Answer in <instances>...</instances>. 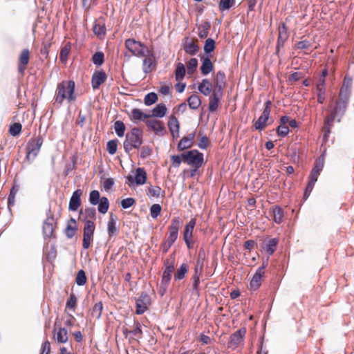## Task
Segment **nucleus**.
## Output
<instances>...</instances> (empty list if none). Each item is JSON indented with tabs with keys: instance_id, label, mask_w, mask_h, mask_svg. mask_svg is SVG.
Wrapping results in <instances>:
<instances>
[{
	"instance_id": "1",
	"label": "nucleus",
	"mask_w": 354,
	"mask_h": 354,
	"mask_svg": "<svg viewBox=\"0 0 354 354\" xmlns=\"http://www.w3.org/2000/svg\"><path fill=\"white\" fill-rule=\"evenodd\" d=\"M75 84L73 80H63L57 84L55 93V102L62 104L65 99L68 102L76 100L75 94Z\"/></svg>"
},
{
	"instance_id": "2",
	"label": "nucleus",
	"mask_w": 354,
	"mask_h": 354,
	"mask_svg": "<svg viewBox=\"0 0 354 354\" xmlns=\"http://www.w3.org/2000/svg\"><path fill=\"white\" fill-rule=\"evenodd\" d=\"M142 142V132L138 127H133L130 132L126 134L123 145L126 153H129L133 148L138 149Z\"/></svg>"
},
{
	"instance_id": "3",
	"label": "nucleus",
	"mask_w": 354,
	"mask_h": 354,
	"mask_svg": "<svg viewBox=\"0 0 354 354\" xmlns=\"http://www.w3.org/2000/svg\"><path fill=\"white\" fill-rule=\"evenodd\" d=\"M125 47L137 57H144L150 55L148 47L140 41L129 38L125 40Z\"/></svg>"
},
{
	"instance_id": "4",
	"label": "nucleus",
	"mask_w": 354,
	"mask_h": 354,
	"mask_svg": "<svg viewBox=\"0 0 354 354\" xmlns=\"http://www.w3.org/2000/svg\"><path fill=\"white\" fill-rule=\"evenodd\" d=\"M88 201L92 205H97V211L102 214H106L109 210L110 203L108 198L100 197V194L97 190L90 192Z\"/></svg>"
},
{
	"instance_id": "5",
	"label": "nucleus",
	"mask_w": 354,
	"mask_h": 354,
	"mask_svg": "<svg viewBox=\"0 0 354 354\" xmlns=\"http://www.w3.org/2000/svg\"><path fill=\"white\" fill-rule=\"evenodd\" d=\"M350 98L344 97L338 95V98L335 102L334 108L332 109L330 114L337 118V121L339 122L341 119L344 115L348 105L349 104Z\"/></svg>"
},
{
	"instance_id": "6",
	"label": "nucleus",
	"mask_w": 354,
	"mask_h": 354,
	"mask_svg": "<svg viewBox=\"0 0 354 354\" xmlns=\"http://www.w3.org/2000/svg\"><path fill=\"white\" fill-rule=\"evenodd\" d=\"M84 234L82 240V247L84 249H88L91 246V243L93 241L94 232L95 230V225L93 221L84 219Z\"/></svg>"
},
{
	"instance_id": "7",
	"label": "nucleus",
	"mask_w": 354,
	"mask_h": 354,
	"mask_svg": "<svg viewBox=\"0 0 354 354\" xmlns=\"http://www.w3.org/2000/svg\"><path fill=\"white\" fill-rule=\"evenodd\" d=\"M272 102L268 100L265 103L264 109L259 118V119L254 124V127L256 130L262 131L266 127V122L269 119L270 114V106Z\"/></svg>"
},
{
	"instance_id": "8",
	"label": "nucleus",
	"mask_w": 354,
	"mask_h": 354,
	"mask_svg": "<svg viewBox=\"0 0 354 354\" xmlns=\"http://www.w3.org/2000/svg\"><path fill=\"white\" fill-rule=\"evenodd\" d=\"M147 179V172L142 167H138L136 169L134 176L129 175L127 177V184L129 187H131L134 184L136 185H142L146 183Z\"/></svg>"
},
{
	"instance_id": "9",
	"label": "nucleus",
	"mask_w": 354,
	"mask_h": 354,
	"mask_svg": "<svg viewBox=\"0 0 354 354\" xmlns=\"http://www.w3.org/2000/svg\"><path fill=\"white\" fill-rule=\"evenodd\" d=\"M55 225L56 222L55 221L54 216L53 214H50L47 218L44 221L42 226V234L45 240L51 237L55 238V236L54 235Z\"/></svg>"
},
{
	"instance_id": "10",
	"label": "nucleus",
	"mask_w": 354,
	"mask_h": 354,
	"mask_svg": "<svg viewBox=\"0 0 354 354\" xmlns=\"http://www.w3.org/2000/svg\"><path fill=\"white\" fill-rule=\"evenodd\" d=\"M289 34L288 32V28L285 23H282L279 26V35L277 40L275 55L279 57L281 48L284 46L285 42L288 39Z\"/></svg>"
},
{
	"instance_id": "11",
	"label": "nucleus",
	"mask_w": 354,
	"mask_h": 354,
	"mask_svg": "<svg viewBox=\"0 0 354 354\" xmlns=\"http://www.w3.org/2000/svg\"><path fill=\"white\" fill-rule=\"evenodd\" d=\"M245 333L246 329L241 328L231 334L227 342V347L232 350L236 349L243 342Z\"/></svg>"
},
{
	"instance_id": "12",
	"label": "nucleus",
	"mask_w": 354,
	"mask_h": 354,
	"mask_svg": "<svg viewBox=\"0 0 354 354\" xmlns=\"http://www.w3.org/2000/svg\"><path fill=\"white\" fill-rule=\"evenodd\" d=\"M150 304V297L145 292H142L136 302V313L142 315L147 310Z\"/></svg>"
},
{
	"instance_id": "13",
	"label": "nucleus",
	"mask_w": 354,
	"mask_h": 354,
	"mask_svg": "<svg viewBox=\"0 0 354 354\" xmlns=\"http://www.w3.org/2000/svg\"><path fill=\"white\" fill-rule=\"evenodd\" d=\"M43 138L41 136L32 138L27 144L26 155H37L43 144Z\"/></svg>"
},
{
	"instance_id": "14",
	"label": "nucleus",
	"mask_w": 354,
	"mask_h": 354,
	"mask_svg": "<svg viewBox=\"0 0 354 354\" xmlns=\"http://www.w3.org/2000/svg\"><path fill=\"white\" fill-rule=\"evenodd\" d=\"M223 95V91L213 88L212 93L209 98L208 110L209 112H214L218 107V104Z\"/></svg>"
},
{
	"instance_id": "15",
	"label": "nucleus",
	"mask_w": 354,
	"mask_h": 354,
	"mask_svg": "<svg viewBox=\"0 0 354 354\" xmlns=\"http://www.w3.org/2000/svg\"><path fill=\"white\" fill-rule=\"evenodd\" d=\"M353 77L349 75H346L344 77L342 85L339 89V95L344 98H350L352 93Z\"/></svg>"
},
{
	"instance_id": "16",
	"label": "nucleus",
	"mask_w": 354,
	"mask_h": 354,
	"mask_svg": "<svg viewBox=\"0 0 354 354\" xmlns=\"http://www.w3.org/2000/svg\"><path fill=\"white\" fill-rule=\"evenodd\" d=\"M82 195V190L77 189L73 192L70 198L68 204V210L71 212H76L82 204L81 196Z\"/></svg>"
},
{
	"instance_id": "17",
	"label": "nucleus",
	"mask_w": 354,
	"mask_h": 354,
	"mask_svg": "<svg viewBox=\"0 0 354 354\" xmlns=\"http://www.w3.org/2000/svg\"><path fill=\"white\" fill-rule=\"evenodd\" d=\"M181 225L182 221H180L179 217H174L169 227V234L167 239L176 241L178 239V231L181 227Z\"/></svg>"
},
{
	"instance_id": "18",
	"label": "nucleus",
	"mask_w": 354,
	"mask_h": 354,
	"mask_svg": "<svg viewBox=\"0 0 354 354\" xmlns=\"http://www.w3.org/2000/svg\"><path fill=\"white\" fill-rule=\"evenodd\" d=\"M107 78L106 73L103 70L95 71L91 79V85L93 89L98 88Z\"/></svg>"
},
{
	"instance_id": "19",
	"label": "nucleus",
	"mask_w": 354,
	"mask_h": 354,
	"mask_svg": "<svg viewBox=\"0 0 354 354\" xmlns=\"http://www.w3.org/2000/svg\"><path fill=\"white\" fill-rule=\"evenodd\" d=\"M183 162L190 168H200L204 163V156H183Z\"/></svg>"
},
{
	"instance_id": "20",
	"label": "nucleus",
	"mask_w": 354,
	"mask_h": 354,
	"mask_svg": "<svg viewBox=\"0 0 354 354\" xmlns=\"http://www.w3.org/2000/svg\"><path fill=\"white\" fill-rule=\"evenodd\" d=\"M337 119L336 117L330 114L327 117H326L324 120V127H323V140L326 141L328 140V137L330 133V129L333 127L334 120Z\"/></svg>"
},
{
	"instance_id": "21",
	"label": "nucleus",
	"mask_w": 354,
	"mask_h": 354,
	"mask_svg": "<svg viewBox=\"0 0 354 354\" xmlns=\"http://www.w3.org/2000/svg\"><path fill=\"white\" fill-rule=\"evenodd\" d=\"M165 270L162 272L161 281L164 283H170L172 277V272L174 269V264L173 262L169 263V260L167 259L164 261Z\"/></svg>"
},
{
	"instance_id": "22",
	"label": "nucleus",
	"mask_w": 354,
	"mask_h": 354,
	"mask_svg": "<svg viewBox=\"0 0 354 354\" xmlns=\"http://www.w3.org/2000/svg\"><path fill=\"white\" fill-rule=\"evenodd\" d=\"M201 72L203 75H207L214 69L213 64L209 56H204L201 59Z\"/></svg>"
},
{
	"instance_id": "23",
	"label": "nucleus",
	"mask_w": 354,
	"mask_h": 354,
	"mask_svg": "<svg viewBox=\"0 0 354 354\" xmlns=\"http://www.w3.org/2000/svg\"><path fill=\"white\" fill-rule=\"evenodd\" d=\"M118 218L113 213H110V218L107 223V232L110 237L116 236L119 230L116 227Z\"/></svg>"
},
{
	"instance_id": "24",
	"label": "nucleus",
	"mask_w": 354,
	"mask_h": 354,
	"mask_svg": "<svg viewBox=\"0 0 354 354\" xmlns=\"http://www.w3.org/2000/svg\"><path fill=\"white\" fill-rule=\"evenodd\" d=\"M195 133H189L187 136H184L178 144V149L180 151L191 147L194 143Z\"/></svg>"
},
{
	"instance_id": "25",
	"label": "nucleus",
	"mask_w": 354,
	"mask_h": 354,
	"mask_svg": "<svg viewBox=\"0 0 354 354\" xmlns=\"http://www.w3.org/2000/svg\"><path fill=\"white\" fill-rule=\"evenodd\" d=\"M130 120L136 122L137 121H144L145 119L149 118V114H147L142 112L139 109L134 108L131 110V113L129 114Z\"/></svg>"
},
{
	"instance_id": "26",
	"label": "nucleus",
	"mask_w": 354,
	"mask_h": 354,
	"mask_svg": "<svg viewBox=\"0 0 354 354\" xmlns=\"http://www.w3.org/2000/svg\"><path fill=\"white\" fill-rule=\"evenodd\" d=\"M167 109L165 104L160 103L157 104L152 110H151V114H149V118L153 117V118H163L166 113H167Z\"/></svg>"
},
{
	"instance_id": "27",
	"label": "nucleus",
	"mask_w": 354,
	"mask_h": 354,
	"mask_svg": "<svg viewBox=\"0 0 354 354\" xmlns=\"http://www.w3.org/2000/svg\"><path fill=\"white\" fill-rule=\"evenodd\" d=\"M273 221L277 224H280L283 221V209L279 205H274L270 208Z\"/></svg>"
},
{
	"instance_id": "28",
	"label": "nucleus",
	"mask_w": 354,
	"mask_h": 354,
	"mask_svg": "<svg viewBox=\"0 0 354 354\" xmlns=\"http://www.w3.org/2000/svg\"><path fill=\"white\" fill-rule=\"evenodd\" d=\"M225 85V74L223 71L217 72L213 88L223 90Z\"/></svg>"
},
{
	"instance_id": "29",
	"label": "nucleus",
	"mask_w": 354,
	"mask_h": 354,
	"mask_svg": "<svg viewBox=\"0 0 354 354\" xmlns=\"http://www.w3.org/2000/svg\"><path fill=\"white\" fill-rule=\"evenodd\" d=\"M146 124L156 133H162L165 131V127L161 121L157 120H149L146 122Z\"/></svg>"
},
{
	"instance_id": "30",
	"label": "nucleus",
	"mask_w": 354,
	"mask_h": 354,
	"mask_svg": "<svg viewBox=\"0 0 354 354\" xmlns=\"http://www.w3.org/2000/svg\"><path fill=\"white\" fill-rule=\"evenodd\" d=\"M168 127L174 138L178 136L179 133V122L178 119L174 116L171 115L168 121Z\"/></svg>"
},
{
	"instance_id": "31",
	"label": "nucleus",
	"mask_w": 354,
	"mask_h": 354,
	"mask_svg": "<svg viewBox=\"0 0 354 354\" xmlns=\"http://www.w3.org/2000/svg\"><path fill=\"white\" fill-rule=\"evenodd\" d=\"M189 270V266L185 263H183L178 268H177L176 272L174 273V280L175 281H180L183 279L186 275V274L188 272Z\"/></svg>"
},
{
	"instance_id": "32",
	"label": "nucleus",
	"mask_w": 354,
	"mask_h": 354,
	"mask_svg": "<svg viewBox=\"0 0 354 354\" xmlns=\"http://www.w3.org/2000/svg\"><path fill=\"white\" fill-rule=\"evenodd\" d=\"M279 243L278 238L269 239L263 246V249L266 250L269 255H272L276 250L277 245Z\"/></svg>"
},
{
	"instance_id": "33",
	"label": "nucleus",
	"mask_w": 354,
	"mask_h": 354,
	"mask_svg": "<svg viewBox=\"0 0 354 354\" xmlns=\"http://www.w3.org/2000/svg\"><path fill=\"white\" fill-rule=\"evenodd\" d=\"M205 260V252L203 248H200L198 252V257L194 267V270L203 271L204 262Z\"/></svg>"
},
{
	"instance_id": "34",
	"label": "nucleus",
	"mask_w": 354,
	"mask_h": 354,
	"mask_svg": "<svg viewBox=\"0 0 354 354\" xmlns=\"http://www.w3.org/2000/svg\"><path fill=\"white\" fill-rule=\"evenodd\" d=\"M187 102L189 109L192 110H196L201 105V100L199 96L196 94L191 95L188 99Z\"/></svg>"
},
{
	"instance_id": "35",
	"label": "nucleus",
	"mask_w": 354,
	"mask_h": 354,
	"mask_svg": "<svg viewBox=\"0 0 354 354\" xmlns=\"http://www.w3.org/2000/svg\"><path fill=\"white\" fill-rule=\"evenodd\" d=\"M263 277L259 273H255L253 274V277L250 282V288L252 290H257L261 286V280Z\"/></svg>"
},
{
	"instance_id": "36",
	"label": "nucleus",
	"mask_w": 354,
	"mask_h": 354,
	"mask_svg": "<svg viewBox=\"0 0 354 354\" xmlns=\"http://www.w3.org/2000/svg\"><path fill=\"white\" fill-rule=\"evenodd\" d=\"M67 329L66 328L60 327L56 333L55 339L57 343H66L68 338L67 335Z\"/></svg>"
},
{
	"instance_id": "37",
	"label": "nucleus",
	"mask_w": 354,
	"mask_h": 354,
	"mask_svg": "<svg viewBox=\"0 0 354 354\" xmlns=\"http://www.w3.org/2000/svg\"><path fill=\"white\" fill-rule=\"evenodd\" d=\"M196 225V219L191 218L190 221L185 225L183 230V237H192L193 230Z\"/></svg>"
},
{
	"instance_id": "38",
	"label": "nucleus",
	"mask_w": 354,
	"mask_h": 354,
	"mask_svg": "<svg viewBox=\"0 0 354 354\" xmlns=\"http://www.w3.org/2000/svg\"><path fill=\"white\" fill-rule=\"evenodd\" d=\"M235 0H220L218 9L221 12L229 10L235 6Z\"/></svg>"
},
{
	"instance_id": "39",
	"label": "nucleus",
	"mask_w": 354,
	"mask_h": 354,
	"mask_svg": "<svg viewBox=\"0 0 354 354\" xmlns=\"http://www.w3.org/2000/svg\"><path fill=\"white\" fill-rule=\"evenodd\" d=\"M324 166V156H318L317 158H316L315 160L314 165L311 171H313L314 173L320 174L323 170Z\"/></svg>"
},
{
	"instance_id": "40",
	"label": "nucleus",
	"mask_w": 354,
	"mask_h": 354,
	"mask_svg": "<svg viewBox=\"0 0 354 354\" xmlns=\"http://www.w3.org/2000/svg\"><path fill=\"white\" fill-rule=\"evenodd\" d=\"M186 69L183 63H178L175 71V77L177 81L182 80L185 75Z\"/></svg>"
},
{
	"instance_id": "41",
	"label": "nucleus",
	"mask_w": 354,
	"mask_h": 354,
	"mask_svg": "<svg viewBox=\"0 0 354 354\" xmlns=\"http://www.w3.org/2000/svg\"><path fill=\"white\" fill-rule=\"evenodd\" d=\"M214 48H215L214 39H213L212 38L207 39L205 42V44H204V47H203V50L205 53V56L209 57L210 53L214 51Z\"/></svg>"
},
{
	"instance_id": "42",
	"label": "nucleus",
	"mask_w": 354,
	"mask_h": 354,
	"mask_svg": "<svg viewBox=\"0 0 354 354\" xmlns=\"http://www.w3.org/2000/svg\"><path fill=\"white\" fill-rule=\"evenodd\" d=\"M114 129L117 136L120 138L123 137L126 129L124 122L121 120H117L114 124Z\"/></svg>"
},
{
	"instance_id": "43",
	"label": "nucleus",
	"mask_w": 354,
	"mask_h": 354,
	"mask_svg": "<svg viewBox=\"0 0 354 354\" xmlns=\"http://www.w3.org/2000/svg\"><path fill=\"white\" fill-rule=\"evenodd\" d=\"M158 100L157 94L154 92H150L145 96L144 103L146 106H151L155 104Z\"/></svg>"
},
{
	"instance_id": "44",
	"label": "nucleus",
	"mask_w": 354,
	"mask_h": 354,
	"mask_svg": "<svg viewBox=\"0 0 354 354\" xmlns=\"http://www.w3.org/2000/svg\"><path fill=\"white\" fill-rule=\"evenodd\" d=\"M92 62L93 63L97 66H101L104 62V55L103 52H96L92 56Z\"/></svg>"
},
{
	"instance_id": "45",
	"label": "nucleus",
	"mask_w": 354,
	"mask_h": 354,
	"mask_svg": "<svg viewBox=\"0 0 354 354\" xmlns=\"http://www.w3.org/2000/svg\"><path fill=\"white\" fill-rule=\"evenodd\" d=\"M87 278L86 276V273L83 270H80L77 272L76 278H75V282L77 286H82L86 283Z\"/></svg>"
},
{
	"instance_id": "46",
	"label": "nucleus",
	"mask_w": 354,
	"mask_h": 354,
	"mask_svg": "<svg viewBox=\"0 0 354 354\" xmlns=\"http://www.w3.org/2000/svg\"><path fill=\"white\" fill-rule=\"evenodd\" d=\"M102 309L103 305L102 301L96 303L92 308V316L95 317L97 319H99L101 317Z\"/></svg>"
},
{
	"instance_id": "47",
	"label": "nucleus",
	"mask_w": 354,
	"mask_h": 354,
	"mask_svg": "<svg viewBox=\"0 0 354 354\" xmlns=\"http://www.w3.org/2000/svg\"><path fill=\"white\" fill-rule=\"evenodd\" d=\"M198 49V46L194 41H191L184 46L185 52L190 55H195Z\"/></svg>"
},
{
	"instance_id": "48",
	"label": "nucleus",
	"mask_w": 354,
	"mask_h": 354,
	"mask_svg": "<svg viewBox=\"0 0 354 354\" xmlns=\"http://www.w3.org/2000/svg\"><path fill=\"white\" fill-rule=\"evenodd\" d=\"M84 214L85 218L84 219L93 221V222L96 219L97 213L95 207H86Z\"/></svg>"
},
{
	"instance_id": "49",
	"label": "nucleus",
	"mask_w": 354,
	"mask_h": 354,
	"mask_svg": "<svg viewBox=\"0 0 354 354\" xmlns=\"http://www.w3.org/2000/svg\"><path fill=\"white\" fill-rule=\"evenodd\" d=\"M161 192V188L159 186H149L147 188V195L151 198V197H156L158 198Z\"/></svg>"
},
{
	"instance_id": "50",
	"label": "nucleus",
	"mask_w": 354,
	"mask_h": 354,
	"mask_svg": "<svg viewBox=\"0 0 354 354\" xmlns=\"http://www.w3.org/2000/svg\"><path fill=\"white\" fill-rule=\"evenodd\" d=\"M77 299L75 293L71 292L66 304V308L75 310Z\"/></svg>"
},
{
	"instance_id": "51",
	"label": "nucleus",
	"mask_w": 354,
	"mask_h": 354,
	"mask_svg": "<svg viewBox=\"0 0 354 354\" xmlns=\"http://www.w3.org/2000/svg\"><path fill=\"white\" fill-rule=\"evenodd\" d=\"M211 28V23L209 21H205L201 24L202 30L198 32L200 38H205L208 35V30Z\"/></svg>"
},
{
	"instance_id": "52",
	"label": "nucleus",
	"mask_w": 354,
	"mask_h": 354,
	"mask_svg": "<svg viewBox=\"0 0 354 354\" xmlns=\"http://www.w3.org/2000/svg\"><path fill=\"white\" fill-rule=\"evenodd\" d=\"M202 271L194 270V274L192 277V280L193 281V292L196 291L198 292V288L200 283V275L201 274Z\"/></svg>"
},
{
	"instance_id": "53",
	"label": "nucleus",
	"mask_w": 354,
	"mask_h": 354,
	"mask_svg": "<svg viewBox=\"0 0 354 354\" xmlns=\"http://www.w3.org/2000/svg\"><path fill=\"white\" fill-rule=\"evenodd\" d=\"M162 210V207L160 204L155 203L153 204L150 207V215L153 218L156 219L160 214Z\"/></svg>"
},
{
	"instance_id": "54",
	"label": "nucleus",
	"mask_w": 354,
	"mask_h": 354,
	"mask_svg": "<svg viewBox=\"0 0 354 354\" xmlns=\"http://www.w3.org/2000/svg\"><path fill=\"white\" fill-rule=\"evenodd\" d=\"M22 125L19 122L13 123L10 126L9 133L11 136L15 137L18 136L21 131Z\"/></svg>"
},
{
	"instance_id": "55",
	"label": "nucleus",
	"mask_w": 354,
	"mask_h": 354,
	"mask_svg": "<svg viewBox=\"0 0 354 354\" xmlns=\"http://www.w3.org/2000/svg\"><path fill=\"white\" fill-rule=\"evenodd\" d=\"M77 230V226H73L69 223H67L66 227L64 230V234L68 239H71L75 236Z\"/></svg>"
},
{
	"instance_id": "56",
	"label": "nucleus",
	"mask_w": 354,
	"mask_h": 354,
	"mask_svg": "<svg viewBox=\"0 0 354 354\" xmlns=\"http://www.w3.org/2000/svg\"><path fill=\"white\" fill-rule=\"evenodd\" d=\"M108 152L111 155H113L117 151L118 149V140H111L106 144Z\"/></svg>"
},
{
	"instance_id": "57",
	"label": "nucleus",
	"mask_w": 354,
	"mask_h": 354,
	"mask_svg": "<svg viewBox=\"0 0 354 354\" xmlns=\"http://www.w3.org/2000/svg\"><path fill=\"white\" fill-rule=\"evenodd\" d=\"M152 61L150 57H146L142 61V71L145 74L151 72Z\"/></svg>"
},
{
	"instance_id": "58",
	"label": "nucleus",
	"mask_w": 354,
	"mask_h": 354,
	"mask_svg": "<svg viewBox=\"0 0 354 354\" xmlns=\"http://www.w3.org/2000/svg\"><path fill=\"white\" fill-rule=\"evenodd\" d=\"M71 46L69 45H66L63 47L59 53V59L62 62H65L67 60L68 56L70 53Z\"/></svg>"
},
{
	"instance_id": "59",
	"label": "nucleus",
	"mask_w": 354,
	"mask_h": 354,
	"mask_svg": "<svg viewBox=\"0 0 354 354\" xmlns=\"http://www.w3.org/2000/svg\"><path fill=\"white\" fill-rule=\"evenodd\" d=\"M311 46H312V44L310 41H308L307 39H304V40L297 41L295 44V48L297 49H300V50H307L309 48H310Z\"/></svg>"
},
{
	"instance_id": "60",
	"label": "nucleus",
	"mask_w": 354,
	"mask_h": 354,
	"mask_svg": "<svg viewBox=\"0 0 354 354\" xmlns=\"http://www.w3.org/2000/svg\"><path fill=\"white\" fill-rule=\"evenodd\" d=\"M29 61V50L28 48L23 49L19 57V63L24 66L28 64Z\"/></svg>"
},
{
	"instance_id": "61",
	"label": "nucleus",
	"mask_w": 354,
	"mask_h": 354,
	"mask_svg": "<svg viewBox=\"0 0 354 354\" xmlns=\"http://www.w3.org/2000/svg\"><path fill=\"white\" fill-rule=\"evenodd\" d=\"M136 203V199L131 197L124 198L121 201L120 205L122 209H128Z\"/></svg>"
},
{
	"instance_id": "62",
	"label": "nucleus",
	"mask_w": 354,
	"mask_h": 354,
	"mask_svg": "<svg viewBox=\"0 0 354 354\" xmlns=\"http://www.w3.org/2000/svg\"><path fill=\"white\" fill-rule=\"evenodd\" d=\"M95 35L101 37L106 34V28L104 25L95 24L93 27Z\"/></svg>"
},
{
	"instance_id": "63",
	"label": "nucleus",
	"mask_w": 354,
	"mask_h": 354,
	"mask_svg": "<svg viewBox=\"0 0 354 354\" xmlns=\"http://www.w3.org/2000/svg\"><path fill=\"white\" fill-rule=\"evenodd\" d=\"M198 66V59L196 58H191L187 65L188 74H192L195 72Z\"/></svg>"
},
{
	"instance_id": "64",
	"label": "nucleus",
	"mask_w": 354,
	"mask_h": 354,
	"mask_svg": "<svg viewBox=\"0 0 354 354\" xmlns=\"http://www.w3.org/2000/svg\"><path fill=\"white\" fill-rule=\"evenodd\" d=\"M289 131V128L286 125L280 124L277 128V135L280 137H286L288 134Z\"/></svg>"
}]
</instances>
